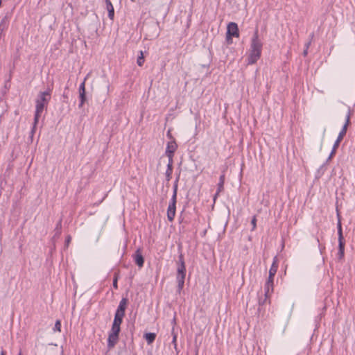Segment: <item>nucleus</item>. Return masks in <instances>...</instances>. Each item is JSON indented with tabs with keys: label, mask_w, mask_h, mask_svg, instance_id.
I'll return each instance as SVG.
<instances>
[{
	"label": "nucleus",
	"mask_w": 355,
	"mask_h": 355,
	"mask_svg": "<svg viewBox=\"0 0 355 355\" xmlns=\"http://www.w3.org/2000/svg\"><path fill=\"white\" fill-rule=\"evenodd\" d=\"M179 181V178H177L173 184V195L171 200H177V193H178V184Z\"/></svg>",
	"instance_id": "obj_19"
},
{
	"label": "nucleus",
	"mask_w": 355,
	"mask_h": 355,
	"mask_svg": "<svg viewBox=\"0 0 355 355\" xmlns=\"http://www.w3.org/2000/svg\"><path fill=\"white\" fill-rule=\"evenodd\" d=\"M85 78L83 80V82L79 86V97L80 99V103L79 104V107H82L85 101H86V96H85Z\"/></svg>",
	"instance_id": "obj_9"
},
{
	"label": "nucleus",
	"mask_w": 355,
	"mask_h": 355,
	"mask_svg": "<svg viewBox=\"0 0 355 355\" xmlns=\"http://www.w3.org/2000/svg\"><path fill=\"white\" fill-rule=\"evenodd\" d=\"M239 36V28L237 24L230 22L227 28V40H231L232 37H238Z\"/></svg>",
	"instance_id": "obj_5"
},
{
	"label": "nucleus",
	"mask_w": 355,
	"mask_h": 355,
	"mask_svg": "<svg viewBox=\"0 0 355 355\" xmlns=\"http://www.w3.org/2000/svg\"><path fill=\"white\" fill-rule=\"evenodd\" d=\"M224 182H225V175L223 174L220 176L219 182L218 184L217 191L215 194L214 199L216 196L223 190L224 189Z\"/></svg>",
	"instance_id": "obj_17"
},
{
	"label": "nucleus",
	"mask_w": 355,
	"mask_h": 355,
	"mask_svg": "<svg viewBox=\"0 0 355 355\" xmlns=\"http://www.w3.org/2000/svg\"><path fill=\"white\" fill-rule=\"evenodd\" d=\"M267 299H268V298H266V297H265L263 300L259 299V304L260 305L263 304L266 302V300H267Z\"/></svg>",
	"instance_id": "obj_31"
},
{
	"label": "nucleus",
	"mask_w": 355,
	"mask_h": 355,
	"mask_svg": "<svg viewBox=\"0 0 355 355\" xmlns=\"http://www.w3.org/2000/svg\"><path fill=\"white\" fill-rule=\"evenodd\" d=\"M1 355H6V353L4 351H1Z\"/></svg>",
	"instance_id": "obj_34"
},
{
	"label": "nucleus",
	"mask_w": 355,
	"mask_h": 355,
	"mask_svg": "<svg viewBox=\"0 0 355 355\" xmlns=\"http://www.w3.org/2000/svg\"><path fill=\"white\" fill-rule=\"evenodd\" d=\"M128 302V299L125 297H123L119 302L116 313L125 315V311L126 309Z\"/></svg>",
	"instance_id": "obj_11"
},
{
	"label": "nucleus",
	"mask_w": 355,
	"mask_h": 355,
	"mask_svg": "<svg viewBox=\"0 0 355 355\" xmlns=\"http://www.w3.org/2000/svg\"><path fill=\"white\" fill-rule=\"evenodd\" d=\"M343 137H340V136H338L336 140V145H340V141L343 140Z\"/></svg>",
	"instance_id": "obj_29"
},
{
	"label": "nucleus",
	"mask_w": 355,
	"mask_h": 355,
	"mask_svg": "<svg viewBox=\"0 0 355 355\" xmlns=\"http://www.w3.org/2000/svg\"><path fill=\"white\" fill-rule=\"evenodd\" d=\"M117 281H118V277L116 275H115L114 279H113V287L115 288V289H117L118 288V284H117Z\"/></svg>",
	"instance_id": "obj_26"
},
{
	"label": "nucleus",
	"mask_w": 355,
	"mask_h": 355,
	"mask_svg": "<svg viewBox=\"0 0 355 355\" xmlns=\"http://www.w3.org/2000/svg\"><path fill=\"white\" fill-rule=\"evenodd\" d=\"M18 355H22V354H21V352H19V353L18 354Z\"/></svg>",
	"instance_id": "obj_35"
},
{
	"label": "nucleus",
	"mask_w": 355,
	"mask_h": 355,
	"mask_svg": "<svg viewBox=\"0 0 355 355\" xmlns=\"http://www.w3.org/2000/svg\"><path fill=\"white\" fill-rule=\"evenodd\" d=\"M106 3V8L108 12V17L112 20L114 17V9L113 7L112 3H111L110 0H105Z\"/></svg>",
	"instance_id": "obj_15"
},
{
	"label": "nucleus",
	"mask_w": 355,
	"mask_h": 355,
	"mask_svg": "<svg viewBox=\"0 0 355 355\" xmlns=\"http://www.w3.org/2000/svg\"><path fill=\"white\" fill-rule=\"evenodd\" d=\"M124 315H123V314L115 313L113 323L117 324L121 326V324L122 323L123 318Z\"/></svg>",
	"instance_id": "obj_20"
},
{
	"label": "nucleus",
	"mask_w": 355,
	"mask_h": 355,
	"mask_svg": "<svg viewBox=\"0 0 355 355\" xmlns=\"http://www.w3.org/2000/svg\"><path fill=\"white\" fill-rule=\"evenodd\" d=\"M71 237L70 235H68L66 238V240H65V244L67 246L69 245V243L71 242Z\"/></svg>",
	"instance_id": "obj_28"
},
{
	"label": "nucleus",
	"mask_w": 355,
	"mask_h": 355,
	"mask_svg": "<svg viewBox=\"0 0 355 355\" xmlns=\"http://www.w3.org/2000/svg\"><path fill=\"white\" fill-rule=\"evenodd\" d=\"M135 263L139 267H142L144 266V259L139 250H137L135 252Z\"/></svg>",
	"instance_id": "obj_14"
},
{
	"label": "nucleus",
	"mask_w": 355,
	"mask_h": 355,
	"mask_svg": "<svg viewBox=\"0 0 355 355\" xmlns=\"http://www.w3.org/2000/svg\"><path fill=\"white\" fill-rule=\"evenodd\" d=\"M350 117H351V110L349 109L347 114L346 115L345 123L344 125L343 126L342 130H340V132L338 134V135L340 136V137L343 138L345 137V135H346V132L347 130V127L350 123Z\"/></svg>",
	"instance_id": "obj_10"
},
{
	"label": "nucleus",
	"mask_w": 355,
	"mask_h": 355,
	"mask_svg": "<svg viewBox=\"0 0 355 355\" xmlns=\"http://www.w3.org/2000/svg\"><path fill=\"white\" fill-rule=\"evenodd\" d=\"M173 331H174V329H173ZM172 333H173V331H172ZM173 334V341L172 343L175 345V346H176V340H177V336L174 334Z\"/></svg>",
	"instance_id": "obj_30"
},
{
	"label": "nucleus",
	"mask_w": 355,
	"mask_h": 355,
	"mask_svg": "<svg viewBox=\"0 0 355 355\" xmlns=\"http://www.w3.org/2000/svg\"><path fill=\"white\" fill-rule=\"evenodd\" d=\"M121 330L120 325L112 323L110 334L119 335Z\"/></svg>",
	"instance_id": "obj_21"
},
{
	"label": "nucleus",
	"mask_w": 355,
	"mask_h": 355,
	"mask_svg": "<svg viewBox=\"0 0 355 355\" xmlns=\"http://www.w3.org/2000/svg\"><path fill=\"white\" fill-rule=\"evenodd\" d=\"M256 222H257L256 217L254 216L251 221V224L252 225V230H254L256 227Z\"/></svg>",
	"instance_id": "obj_27"
},
{
	"label": "nucleus",
	"mask_w": 355,
	"mask_h": 355,
	"mask_svg": "<svg viewBox=\"0 0 355 355\" xmlns=\"http://www.w3.org/2000/svg\"><path fill=\"white\" fill-rule=\"evenodd\" d=\"M278 269V263L277 257H274L273 262L269 270V276L270 278H274Z\"/></svg>",
	"instance_id": "obj_13"
},
{
	"label": "nucleus",
	"mask_w": 355,
	"mask_h": 355,
	"mask_svg": "<svg viewBox=\"0 0 355 355\" xmlns=\"http://www.w3.org/2000/svg\"><path fill=\"white\" fill-rule=\"evenodd\" d=\"M61 229H62V219H60L58 222L56 227L55 228L56 235H60L61 234Z\"/></svg>",
	"instance_id": "obj_22"
},
{
	"label": "nucleus",
	"mask_w": 355,
	"mask_h": 355,
	"mask_svg": "<svg viewBox=\"0 0 355 355\" xmlns=\"http://www.w3.org/2000/svg\"><path fill=\"white\" fill-rule=\"evenodd\" d=\"M119 340V335L109 334L107 338V347L110 349L113 348Z\"/></svg>",
	"instance_id": "obj_12"
},
{
	"label": "nucleus",
	"mask_w": 355,
	"mask_h": 355,
	"mask_svg": "<svg viewBox=\"0 0 355 355\" xmlns=\"http://www.w3.org/2000/svg\"><path fill=\"white\" fill-rule=\"evenodd\" d=\"M173 160H168V162L167 164V168L165 173L167 181H169L171 179V175L173 173Z\"/></svg>",
	"instance_id": "obj_16"
},
{
	"label": "nucleus",
	"mask_w": 355,
	"mask_h": 355,
	"mask_svg": "<svg viewBox=\"0 0 355 355\" xmlns=\"http://www.w3.org/2000/svg\"><path fill=\"white\" fill-rule=\"evenodd\" d=\"M51 99V89H49L45 92H40L37 98L36 99L35 112L34 116L33 125L31 130V134L33 135L35 132L36 125L38 123L39 118L42 113L44 107L48 104Z\"/></svg>",
	"instance_id": "obj_1"
},
{
	"label": "nucleus",
	"mask_w": 355,
	"mask_h": 355,
	"mask_svg": "<svg viewBox=\"0 0 355 355\" xmlns=\"http://www.w3.org/2000/svg\"><path fill=\"white\" fill-rule=\"evenodd\" d=\"M144 62L143 52L140 51V55L138 56L137 63L139 66H142Z\"/></svg>",
	"instance_id": "obj_23"
},
{
	"label": "nucleus",
	"mask_w": 355,
	"mask_h": 355,
	"mask_svg": "<svg viewBox=\"0 0 355 355\" xmlns=\"http://www.w3.org/2000/svg\"><path fill=\"white\" fill-rule=\"evenodd\" d=\"M311 41L308 42L306 44H305V48L306 49H308L309 48L310 45H311Z\"/></svg>",
	"instance_id": "obj_33"
},
{
	"label": "nucleus",
	"mask_w": 355,
	"mask_h": 355,
	"mask_svg": "<svg viewBox=\"0 0 355 355\" xmlns=\"http://www.w3.org/2000/svg\"><path fill=\"white\" fill-rule=\"evenodd\" d=\"M302 54H303V55H304V56H306V55H307V54H308V49H306V48H305V49L304 50V51H303V53H302Z\"/></svg>",
	"instance_id": "obj_32"
},
{
	"label": "nucleus",
	"mask_w": 355,
	"mask_h": 355,
	"mask_svg": "<svg viewBox=\"0 0 355 355\" xmlns=\"http://www.w3.org/2000/svg\"><path fill=\"white\" fill-rule=\"evenodd\" d=\"M177 149V144L175 141H170L167 144L166 149V155L168 157V160H173L174 153Z\"/></svg>",
	"instance_id": "obj_7"
},
{
	"label": "nucleus",
	"mask_w": 355,
	"mask_h": 355,
	"mask_svg": "<svg viewBox=\"0 0 355 355\" xmlns=\"http://www.w3.org/2000/svg\"><path fill=\"white\" fill-rule=\"evenodd\" d=\"M273 281L274 278H270L268 277L265 286H264V295H266V298H268L270 296V294L273 291Z\"/></svg>",
	"instance_id": "obj_8"
},
{
	"label": "nucleus",
	"mask_w": 355,
	"mask_h": 355,
	"mask_svg": "<svg viewBox=\"0 0 355 355\" xmlns=\"http://www.w3.org/2000/svg\"><path fill=\"white\" fill-rule=\"evenodd\" d=\"M177 200H171L167 209V218L169 221H173L175 216Z\"/></svg>",
	"instance_id": "obj_6"
},
{
	"label": "nucleus",
	"mask_w": 355,
	"mask_h": 355,
	"mask_svg": "<svg viewBox=\"0 0 355 355\" xmlns=\"http://www.w3.org/2000/svg\"><path fill=\"white\" fill-rule=\"evenodd\" d=\"M185 276H186V266H185V263H184L183 255L181 254L179 256V263H178V269H177V275H176L178 292H180L184 287Z\"/></svg>",
	"instance_id": "obj_3"
},
{
	"label": "nucleus",
	"mask_w": 355,
	"mask_h": 355,
	"mask_svg": "<svg viewBox=\"0 0 355 355\" xmlns=\"http://www.w3.org/2000/svg\"><path fill=\"white\" fill-rule=\"evenodd\" d=\"M262 42L259 38L258 30L253 35L250 44V52L248 58V64H253L260 58L262 50Z\"/></svg>",
	"instance_id": "obj_2"
},
{
	"label": "nucleus",
	"mask_w": 355,
	"mask_h": 355,
	"mask_svg": "<svg viewBox=\"0 0 355 355\" xmlns=\"http://www.w3.org/2000/svg\"><path fill=\"white\" fill-rule=\"evenodd\" d=\"M145 340H146L148 345L152 344L156 338V334L155 333H146L144 336Z\"/></svg>",
	"instance_id": "obj_18"
},
{
	"label": "nucleus",
	"mask_w": 355,
	"mask_h": 355,
	"mask_svg": "<svg viewBox=\"0 0 355 355\" xmlns=\"http://www.w3.org/2000/svg\"><path fill=\"white\" fill-rule=\"evenodd\" d=\"M61 323L60 320H57L55 324V327L53 328L54 331H60Z\"/></svg>",
	"instance_id": "obj_25"
},
{
	"label": "nucleus",
	"mask_w": 355,
	"mask_h": 355,
	"mask_svg": "<svg viewBox=\"0 0 355 355\" xmlns=\"http://www.w3.org/2000/svg\"><path fill=\"white\" fill-rule=\"evenodd\" d=\"M338 146H339V145H336V142H334V144L333 146V148L331 150V152L330 153L329 159H331V157L336 153V151L337 148H338Z\"/></svg>",
	"instance_id": "obj_24"
},
{
	"label": "nucleus",
	"mask_w": 355,
	"mask_h": 355,
	"mask_svg": "<svg viewBox=\"0 0 355 355\" xmlns=\"http://www.w3.org/2000/svg\"><path fill=\"white\" fill-rule=\"evenodd\" d=\"M337 228H338V258L340 259H343L344 257V252H345V241L344 237L343 235V230H342V225L340 220L338 219V224H337Z\"/></svg>",
	"instance_id": "obj_4"
}]
</instances>
